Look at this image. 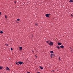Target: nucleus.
<instances>
[{
	"mask_svg": "<svg viewBox=\"0 0 73 73\" xmlns=\"http://www.w3.org/2000/svg\"><path fill=\"white\" fill-rule=\"evenodd\" d=\"M53 44V43L52 42H50V43H49V45H50V46H52Z\"/></svg>",
	"mask_w": 73,
	"mask_h": 73,
	"instance_id": "1",
	"label": "nucleus"
},
{
	"mask_svg": "<svg viewBox=\"0 0 73 73\" xmlns=\"http://www.w3.org/2000/svg\"><path fill=\"white\" fill-rule=\"evenodd\" d=\"M69 2L73 3V0H70L69 1Z\"/></svg>",
	"mask_w": 73,
	"mask_h": 73,
	"instance_id": "5",
	"label": "nucleus"
},
{
	"mask_svg": "<svg viewBox=\"0 0 73 73\" xmlns=\"http://www.w3.org/2000/svg\"><path fill=\"white\" fill-rule=\"evenodd\" d=\"M56 46V48H58V49H59L60 48V47L59 46Z\"/></svg>",
	"mask_w": 73,
	"mask_h": 73,
	"instance_id": "7",
	"label": "nucleus"
},
{
	"mask_svg": "<svg viewBox=\"0 0 73 73\" xmlns=\"http://www.w3.org/2000/svg\"><path fill=\"white\" fill-rule=\"evenodd\" d=\"M39 67L42 69H43V68L41 66H40Z\"/></svg>",
	"mask_w": 73,
	"mask_h": 73,
	"instance_id": "8",
	"label": "nucleus"
},
{
	"mask_svg": "<svg viewBox=\"0 0 73 73\" xmlns=\"http://www.w3.org/2000/svg\"><path fill=\"white\" fill-rule=\"evenodd\" d=\"M23 62H19V64L20 65L22 64H23Z\"/></svg>",
	"mask_w": 73,
	"mask_h": 73,
	"instance_id": "6",
	"label": "nucleus"
},
{
	"mask_svg": "<svg viewBox=\"0 0 73 73\" xmlns=\"http://www.w3.org/2000/svg\"><path fill=\"white\" fill-rule=\"evenodd\" d=\"M7 46H8V44H6V45Z\"/></svg>",
	"mask_w": 73,
	"mask_h": 73,
	"instance_id": "28",
	"label": "nucleus"
},
{
	"mask_svg": "<svg viewBox=\"0 0 73 73\" xmlns=\"http://www.w3.org/2000/svg\"><path fill=\"white\" fill-rule=\"evenodd\" d=\"M59 60H61V59L60 58V57H59Z\"/></svg>",
	"mask_w": 73,
	"mask_h": 73,
	"instance_id": "18",
	"label": "nucleus"
},
{
	"mask_svg": "<svg viewBox=\"0 0 73 73\" xmlns=\"http://www.w3.org/2000/svg\"><path fill=\"white\" fill-rule=\"evenodd\" d=\"M48 15H49H49H50V14H48Z\"/></svg>",
	"mask_w": 73,
	"mask_h": 73,
	"instance_id": "27",
	"label": "nucleus"
},
{
	"mask_svg": "<svg viewBox=\"0 0 73 73\" xmlns=\"http://www.w3.org/2000/svg\"><path fill=\"white\" fill-rule=\"evenodd\" d=\"M35 56L36 57V58H37V56H36L35 55Z\"/></svg>",
	"mask_w": 73,
	"mask_h": 73,
	"instance_id": "24",
	"label": "nucleus"
},
{
	"mask_svg": "<svg viewBox=\"0 0 73 73\" xmlns=\"http://www.w3.org/2000/svg\"><path fill=\"white\" fill-rule=\"evenodd\" d=\"M17 21H19L20 20V19H17Z\"/></svg>",
	"mask_w": 73,
	"mask_h": 73,
	"instance_id": "17",
	"label": "nucleus"
},
{
	"mask_svg": "<svg viewBox=\"0 0 73 73\" xmlns=\"http://www.w3.org/2000/svg\"><path fill=\"white\" fill-rule=\"evenodd\" d=\"M20 62V61L17 62V63H19V64Z\"/></svg>",
	"mask_w": 73,
	"mask_h": 73,
	"instance_id": "21",
	"label": "nucleus"
},
{
	"mask_svg": "<svg viewBox=\"0 0 73 73\" xmlns=\"http://www.w3.org/2000/svg\"><path fill=\"white\" fill-rule=\"evenodd\" d=\"M51 56H54V57L55 56V55H54V54H51Z\"/></svg>",
	"mask_w": 73,
	"mask_h": 73,
	"instance_id": "9",
	"label": "nucleus"
},
{
	"mask_svg": "<svg viewBox=\"0 0 73 73\" xmlns=\"http://www.w3.org/2000/svg\"><path fill=\"white\" fill-rule=\"evenodd\" d=\"M52 56H51V58H52Z\"/></svg>",
	"mask_w": 73,
	"mask_h": 73,
	"instance_id": "25",
	"label": "nucleus"
},
{
	"mask_svg": "<svg viewBox=\"0 0 73 73\" xmlns=\"http://www.w3.org/2000/svg\"><path fill=\"white\" fill-rule=\"evenodd\" d=\"M46 17H49V15H48V14H46Z\"/></svg>",
	"mask_w": 73,
	"mask_h": 73,
	"instance_id": "2",
	"label": "nucleus"
},
{
	"mask_svg": "<svg viewBox=\"0 0 73 73\" xmlns=\"http://www.w3.org/2000/svg\"><path fill=\"white\" fill-rule=\"evenodd\" d=\"M1 13L0 12V15H1Z\"/></svg>",
	"mask_w": 73,
	"mask_h": 73,
	"instance_id": "23",
	"label": "nucleus"
},
{
	"mask_svg": "<svg viewBox=\"0 0 73 73\" xmlns=\"http://www.w3.org/2000/svg\"><path fill=\"white\" fill-rule=\"evenodd\" d=\"M37 73H40V72H38Z\"/></svg>",
	"mask_w": 73,
	"mask_h": 73,
	"instance_id": "29",
	"label": "nucleus"
},
{
	"mask_svg": "<svg viewBox=\"0 0 73 73\" xmlns=\"http://www.w3.org/2000/svg\"><path fill=\"white\" fill-rule=\"evenodd\" d=\"M19 49H20V50H22V47H19Z\"/></svg>",
	"mask_w": 73,
	"mask_h": 73,
	"instance_id": "10",
	"label": "nucleus"
},
{
	"mask_svg": "<svg viewBox=\"0 0 73 73\" xmlns=\"http://www.w3.org/2000/svg\"><path fill=\"white\" fill-rule=\"evenodd\" d=\"M16 64H17L18 65H19V64L18 63H17V62H16Z\"/></svg>",
	"mask_w": 73,
	"mask_h": 73,
	"instance_id": "19",
	"label": "nucleus"
},
{
	"mask_svg": "<svg viewBox=\"0 0 73 73\" xmlns=\"http://www.w3.org/2000/svg\"><path fill=\"white\" fill-rule=\"evenodd\" d=\"M15 3H16V1H15Z\"/></svg>",
	"mask_w": 73,
	"mask_h": 73,
	"instance_id": "31",
	"label": "nucleus"
},
{
	"mask_svg": "<svg viewBox=\"0 0 73 73\" xmlns=\"http://www.w3.org/2000/svg\"><path fill=\"white\" fill-rule=\"evenodd\" d=\"M35 25L36 26H37L38 25L37 24H35Z\"/></svg>",
	"mask_w": 73,
	"mask_h": 73,
	"instance_id": "22",
	"label": "nucleus"
},
{
	"mask_svg": "<svg viewBox=\"0 0 73 73\" xmlns=\"http://www.w3.org/2000/svg\"><path fill=\"white\" fill-rule=\"evenodd\" d=\"M60 48H63L64 47V46L63 45H62L60 46Z\"/></svg>",
	"mask_w": 73,
	"mask_h": 73,
	"instance_id": "4",
	"label": "nucleus"
},
{
	"mask_svg": "<svg viewBox=\"0 0 73 73\" xmlns=\"http://www.w3.org/2000/svg\"><path fill=\"white\" fill-rule=\"evenodd\" d=\"M32 51V52H33V51Z\"/></svg>",
	"mask_w": 73,
	"mask_h": 73,
	"instance_id": "32",
	"label": "nucleus"
},
{
	"mask_svg": "<svg viewBox=\"0 0 73 73\" xmlns=\"http://www.w3.org/2000/svg\"><path fill=\"white\" fill-rule=\"evenodd\" d=\"M50 53H51V54L53 53V52L52 51H50Z\"/></svg>",
	"mask_w": 73,
	"mask_h": 73,
	"instance_id": "12",
	"label": "nucleus"
},
{
	"mask_svg": "<svg viewBox=\"0 0 73 73\" xmlns=\"http://www.w3.org/2000/svg\"><path fill=\"white\" fill-rule=\"evenodd\" d=\"M6 70H8V71H9L10 70V69L9 68H8V67H7L6 68Z\"/></svg>",
	"mask_w": 73,
	"mask_h": 73,
	"instance_id": "3",
	"label": "nucleus"
},
{
	"mask_svg": "<svg viewBox=\"0 0 73 73\" xmlns=\"http://www.w3.org/2000/svg\"><path fill=\"white\" fill-rule=\"evenodd\" d=\"M47 42V44H49V42L48 41H47V42Z\"/></svg>",
	"mask_w": 73,
	"mask_h": 73,
	"instance_id": "14",
	"label": "nucleus"
},
{
	"mask_svg": "<svg viewBox=\"0 0 73 73\" xmlns=\"http://www.w3.org/2000/svg\"><path fill=\"white\" fill-rule=\"evenodd\" d=\"M5 18L6 19H7V17L6 16V15H5Z\"/></svg>",
	"mask_w": 73,
	"mask_h": 73,
	"instance_id": "16",
	"label": "nucleus"
},
{
	"mask_svg": "<svg viewBox=\"0 0 73 73\" xmlns=\"http://www.w3.org/2000/svg\"><path fill=\"white\" fill-rule=\"evenodd\" d=\"M0 33L1 34H2L3 33V31H0Z\"/></svg>",
	"mask_w": 73,
	"mask_h": 73,
	"instance_id": "13",
	"label": "nucleus"
},
{
	"mask_svg": "<svg viewBox=\"0 0 73 73\" xmlns=\"http://www.w3.org/2000/svg\"><path fill=\"white\" fill-rule=\"evenodd\" d=\"M27 73H30V72H27Z\"/></svg>",
	"mask_w": 73,
	"mask_h": 73,
	"instance_id": "30",
	"label": "nucleus"
},
{
	"mask_svg": "<svg viewBox=\"0 0 73 73\" xmlns=\"http://www.w3.org/2000/svg\"><path fill=\"white\" fill-rule=\"evenodd\" d=\"M11 50H13V48H11Z\"/></svg>",
	"mask_w": 73,
	"mask_h": 73,
	"instance_id": "20",
	"label": "nucleus"
},
{
	"mask_svg": "<svg viewBox=\"0 0 73 73\" xmlns=\"http://www.w3.org/2000/svg\"><path fill=\"white\" fill-rule=\"evenodd\" d=\"M71 16H72V17L73 16V15H72V14H71Z\"/></svg>",
	"mask_w": 73,
	"mask_h": 73,
	"instance_id": "26",
	"label": "nucleus"
},
{
	"mask_svg": "<svg viewBox=\"0 0 73 73\" xmlns=\"http://www.w3.org/2000/svg\"><path fill=\"white\" fill-rule=\"evenodd\" d=\"M3 68V67H1V66H0V69H2Z\"/></svg>",
	"mask_w": 73,
	"mask_h": 73,
	"instance_id": "15",
	"label": "nucleus"
},
{
	"mask_svg": "<svg viewBox=\"0 0 73 73\" xmlns=\"http://www.w3.org/2000/svg\"><path fill=\"white\" fill-rule=\"evenodd\" d=\"M62 44L61 43H58V45H61Z\"/></svg>",
	"mask_w": 73,
	"mask_h": 73,
	"instance_id": "11",
	"label": "nucleus"
}]
</instances>
